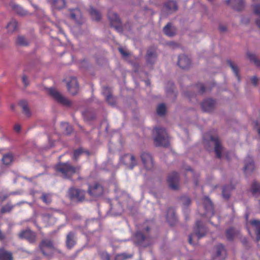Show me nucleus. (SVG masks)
I'll return each mask as SVG.
<instances>
[{
    "instance_id": "1",
    "label": "nucleus",
    "mask_w": 260,
    "mask_h": 260,
    "mask_svg": "<svg viewBox=\"0 0 260 260\" xmlns=\"http://www.w3.org/2000/svg\"><path fill=\"white\" fill-rule=\"evenodd\" d=\"M153 135L155 145L167 147L169 145L168 135L165 128H155L153 131Z\"/></svg>"
},
{
    "instance_id": "2",
    "label": "nucleus",
    "mask_w": 260,
    "mask_h": 260,
    "mask_svg": "<svg viewBox=\"0 0 260 260\" xmlns=\"http://www.w3.org/2000/svg\"><path fill=\"white\" fill-rule=\"evenodd\" d=\"M79 169V167H74L68 162L59 163L56 166V171L60 172L63 177L67 179L70 178Z\"/></svg>"
},
{
    "instance_id": "3",
    "label": "nucleus",
    "mask_w": 260,
    "mask_h": 260,
    "mask_svg": "<svg viewBox=\"0 0 260 260\" xmlns=\"http://www.w3.org/2000/svg\"><path fill=\"white\" fill-rule=\"evenodd\" d=\"M204 143L207 149H209L208 145L211 144L214 145V151L216 157L220 158L222 156V153L223 152V148L220 144L218 137L213 136H210L209 140L205 138L204 140Z\"/></svg>"
},
{
    "instance_id": "4",
    "label": "nucleus",
    "mask_w": 260,
    "mask_h": 260,
    "mask_svg": "<svg viewBox=\"0 0 260 260\" xmlns=\"http://www.w3.org/2000/svg\"><path fill=\"white\" fill-rule=\"evenodd\" d=\"M69 12V17L76 24L82 25L84 23L85 20L82 14L78 8L70 9Z\"/></svg>"
},
{
    "instance_id": "5",
    "label": "nucleus",
    "mask_w": 260,
    "mask_h": 260,
    "mask_svg": "<svg viewBox=\"0 0 260 260\" xmlns=\"http://www.w3.org/2000/svg\"><path fill=\"white\" fill-rule=\"evenodd\" d=\"M206 233L204 227L202 225L200 221H197L196 223V226L194 229L193 234L190 235L189 237L188 241L190 244H193L192 238L194 236H196L198 239H200L205 236Z\"/></svg>"
},
{
    "instance_id": "6",
    "label": "nucleus",
    "mask_w": 260,
    "mask_h": 260,
    "mask_svg": "<svg viewBox=\"0 0 260 260\" xmlns=\"http://www.w3.org/2000/svg\"><path fill=\"white\" fill-rule=\"evenodd\" d=\"M39 247L43 254L45 255H49L52 254L54 250L52 242L48 239L43 240Z\"/></svg>"
},
{
    "instance_id": "7",
    "label": "nucleus",
    "mask_w": 260,
    "mask_h": 260,
    "mask_svg": "<svg viewBox=\"0 0 260 260\" xmlns=\"http://www.w3.org/2000/svg\"><path fill=\"white\" fill-rule=\"evenodd\" d=\"M48 91L50 94L52 95L57 102L63 105H70L71 102L56 89L50 88L49 89Z\"/></svg>"
},
{
    "instance_id": "8",
    "label": "nucleus",
    "mask_w": 260,
    "mask_h": 260,
    "mask_svg": "<svg viewBox=\"0 0 260 260\" xmlns=\"http://www.w3.org/2000/svg\"><path fill=\"white\" fill-rule=\"evenodd\" d=\"M69 194L72 200L82 202L85 199V192L83 190L71 188L69 190Z\"/></svg>"
},
{
    "instance_id": "9",
    "label": "nucleus",
    "mask_w": 260,
    "mask_h": 260,
    "mask_svg": "<svg viewBox=\"0 0 260 260\" xmlns=\"http://www.w3.org/2000/svg\"><path fill=\"white\" fill-rule=\"evenodd\" d=\"M141 158L144 168L148 170H151L154 166L152 156L148 153L143 152L141 155Z\"/></svg>"
},
{
    "instance_id": "10",
    "label": "nucleus",
    "mask_w": 260,
    "mask_h": 260,
    "mask_svg": "<svg viewBox=\"0 0 260 260\" xmlns=\"http://www.w3.org/2000/svg\"><path fill=\"white\" fill-rule=\"evenodd\" d=\"M179 177L176 172L171 174L168 178V183L170 187L173 190H177L179 188Z\"/></svg>"
},
{
    "instance_id": "11",
    "label": "nucleus",
    "mask_w": 260,
    "mask_h": 260,
    "mask_svg": "<svg viewBox=\"0 0 260 260\" xmlns=\"http://www.w3.org/2000/svg\"><path fill=\"white\" fill-rule=\"evenodd\" d=\"M226 4L237 11H242L245 6L244 0H226Z\"/></svg>"
},
{
    "instance_id": "12",
    "label": "nucleus",
    "mask_w": 260,
    "mask_h": 260,
    "mask_svg": "<svg viewBox=\"0 0 260 260\" xmlns=\"http://www.w3.org/2000/svg\"><path fill=\"white\" fill-rule=\"evenodd\" d=\"M19 237L21 239H26L31 243L35 242L36 240V235L35 233L28 229L21 232L19 234Z\"/></svg>"
},
{
    "instance_id": "13",
    "label": "nucleus",
    "mask_w": 260,
    "mask_h": 260,
    "mask_svg": "<svg viewBox=\"0 0 260 260\" xmlns=\"http://www.w3.org/2000/svg\"><path fill=\"white\" fill-rule=\"evenodd\" d=\"M67 87L71 94L73 95L76 94L79 90V87L76 78L71 77L70 80L67 82Z\"/></svg>"
},
{
    "instance_id": "14",
    "label": "nucleus",
    "mask_w": 260,
    "mask_h": 260,
    "mask_svg": "<svg viewBox=\"0 0 260 260\" xmlns=\"http://www.w3.org/2000/svg\"><path fill=\"white\" fill-rule=\"evenodd\" d=\"M203 204L206 212L205 215L212 216L214 215L213 205L210 200L207 197L203 198Z\"/></svg>"
},
{
    "instance_id": "15",
    "label": "nucleus",
    "mask_w": 260,
    "mask_h": 260,
    "mask_svg": "<svg viewBox=\"0 0 260 260\" xmlns=\"http://www.w3.org/2000/svg\"><path fill=\"white\" fill-rule=\"evenodd\" d=\"M177 64L181 68L187 69L190 66L191 61L186 55L182 54L178 56Z\"/></svg>"
},
{
    "instance_id": "16",
    "label": "nucleus",
    "mask_w": 260,
    "mask_h": 260,
    "mask_svg": "<svg viewBox=\"0 0 260 260\" xmlns=\"http://www.w3.org/2000/svg\"><path fill=\"white\" fill-rule=\"evenodd\" d=\"M215 102L211 99H207L204 100L201 104V107L205 112H211L215 108Z\"/></svg>"
},
{
    "instance_id": "17",
    "label": "nucleus",
    "mask_w": 260,
    "mask_h": 260,
    "mask_svg": "<svg viewBox=\"0 0 260 260\" xmlns=\"http://www.w3.org/2000/svg\"><path fill=\"white\" fill-rule=\"evenodd\" d=\"M88 192L92 197H97L102 194L103 188L98 184H96L93 186H89L88 189Z\"/></svg>"
},
{
    "instance_id": "18",
    "label": "nucleus",
    "mask_w": 260,
    "mask_h": 260,
    "mask_svg": "<svg viewBox=\"0 0 260 260\" xmlns=\"http://www.w3.org/2000/svg\"><path fill=\"white\" fill-rule=\"evenodd\" d=\"M76 234L74 232H70L67 235L66 244L68 248H72L76 244Z\"/></svg>"
},
{
    "instance_id": "19",
    "label": "nucleus",
    "mask_w": 260,
    "mask_h": 260,
    "mask_svg": "<svg viewBox=\"0 0 260 260\" xmlns=\"http://www.w3.org/2000/svg\"><path fill=\"white\" fill-rule=\"evenodd\" d=\"M244 171L246 174L251 173L255 169L252 159L248 157L245 160Z\"/></svg>"
},
{
    "instance_id": "20",
    "label": "nucleus",
    "mask_w": 260,
    "mask_h": 260,
    "mask_svg": "<svg viewBox=\"0 0 260 260\" xmlns=\"http://www.w3.org/2000/svg\"><path fill=\"white\" fill-rule=\"evenodd\" d=\"M163 30L164 34L169 37H173L176 34V28L170 23L164 27Z\"/></svg>"
},
{
    "instance_id": "21",
    "label": "nucleus",
    "mask_w": 260,
    "mask_h": 260,
    "mask_svg": "<svg viewBox=\"0 0 260 260\" xmlns=\"http://www.w3.org/2000/svg\"><path fill=\"white\" fill-rule=\"evenodd\" d=\"M216 256L221 259L224 258L226 255V251L222 244L217 245L215 248Z\"/></svg>"
},
{
    "instance_id": "22",
    "label": "nucleus",
    "mask_w": 260,
    "mask_h": 260,
    "mask_svg": "<svg viewBox=\"0 0 260 260\" xmlns=\"http://www.w3.org/2000/svg\"><path fill=\"white\" fill-rule=\"evenodd\" d=\"M19 105L21 107L23 113L27 116L29 117L31 115V112L28 107L27 102L25 101H21L19 102Z\"/></svg>"
},
{
    "instance_id": "23",
    "label": "nucleus",
    "mask_w": 260,
    "mask_h": 260,
    "mask_svg": "<svg viewBox=\"0 0 260 260\" xmlns=\"http://www.w3.org/2000/svg\"><path fill=\"white\" fill-rule=\"evenodd\" d=\"M12 253L4 249H0V260H12Z\"/></svg>"
},
{
    "instance_id": "24",
    "label": "nucleus",
    "mask_w": 260,
    "mask_h": 260,
    "mask_svg": "<svg viewBox=\"0 0 260 260\" xmlns=\"http://www.w3.org/2000/svg\"><path fill=\"white\" fill-rule=\"evenodd\" d=\"M246 56L250 61L253 62L256 66L260 67V61L257 59L254 53L248 51L246 52Z\"/></svg>"
},
{
    "instance_id": "25",
    "label": "nucleus",
    "mask_w": 260,
    "mask_h": 260,
    "mask_svg": "<svg viewBox=\"0 0 260 260\" xmlns=\"http://www.w3.org/2000/svg\"><path fill=\"white\" fill-rule=\"evenodd\" d=\"M165 8L169 13L173 12L177 10V6L175 1H170L168 2L165 5Z\"/></svg>"
},
{
    "instance_id": "26",
    "label": "nucleus",
    "mask_w": 260,
    "mask_h": 260,
    "mask_svg": "<svg viewBox=\"0 0 260 260\" xmlns=\"http://www.w3.org/2000/svg\"><path fill=\"white\" fill-rule=\"evenodd\" d=\"M251 191L253 196L255 197L260 196V184L254 182L252 184Z\"/></svg>"
},
{
    "instance_id": "27",
    "label": "nucleus",
    "mask_w": 260,
    "mask_h": 260,
    "mask_svg": "<svg viewBox=\"0 0 260 260\" xmlns=\"http://www.w3.org/2000/svg\"><path fill=\"white\" fill-rule=\"evenodd\" d=\"M166 218L168 222L170 224L174 223L176 220L175 216L174 211L173 209L170 208L168 210V211L166 215Z\"/></svg>"
},
{
    "instance_id": "28",
    "label": "nucleus",
    "mask_w": 260,
    "mask_h": 260,
    "mask_svg": "<svg viewBox=\"0 0 260 260\" xmlns=\"http://www.w3.org/2000/svg\"><path fill=\"white\" fill-rule=\"evenodd\" d=\"M40 199L46 205H49L52 202V196L50 193L42 192Z\"/></svg>"
},
{
    "instance_id": "29",
    "label": "nucleus",
    "mask_w": 260,
    "mask_h": 260,
    "mask_svg": "<svg viewBox=\"0 0 260 260\" xmlns=\"http://www.w3.org/2000/svg\"><path fill=\"white\" fill-rule=\"evenodd\" d=\"M251 224L256 228V240H260V221L257 220H253L250 221Z\"/></svg>"
},
{
    "instance_id": "30",
    "label": "nucleus",
    "mask_w": 260,
    "mask_h": 260,
    "mask_svg": "<svg viewBox=\"0 0 260 260\" xmlns=\"http://www.w3.org/2000/svg\"><path fill=\"white\" fill-rule=\"evenodd\" d=\"M156 55L154 51L151 50H148L147 53V61L149 63H153Z\"/></svg>"
},
{
    "instance_id": "31",
    "label": "nucleus",
    "mask_w": 260,
    "mask_h": 260,
    "mask_svg": "<svg viewBox=\"0 0 260 260\" xmlns=\"http://www.w3.org/2000/svg\"><path fill=\"white\" fill-rule=\"evenodd\" d=\"M238 233L237 231H236L234 228H230L226 231V236L229 240H232L234 237Z\"/></svg>"
},
{
    "instance_id": "32",
    "label": "nucleus",
    "mask_w": 260,
    "mask_h": 260,
    "mask_svg": "<svg viewBox=\"0 0 260 260\" xmlns=\"http://www.w3.org/2000/svg\"><path fill=\"white\" fill-rule=\"evenodd\" d=\"M228 64L234 73L235 74L236 77H237V79L238 80H240V76L239 75L238 72H239V68L237 67V66L233 62H232L231 60H228L227 61Z\"/></svg>"
},
{
    "instance_id": "33",
    "label": "nucleus",
    "mask_w": 260,
    "mask_h": 260,
    "mask_svg": "<svg viewBox=\"0 0 260 260\" xmlns=\"http://www.w3.org/2000/svg\"><path fill=\"white\" fill-rule=\"evenodd\" d=\"M17 25V21L14 19H12L7 24V28L8 29V31L12 32L16 30Z\"/></svg>"
},
{
    "instance_id": "34",
    "label": "nucleus",
    "mask_w": 260,
    "mask_h": 260,
    "mask_svg": "<svg viewBox=\"0 0 260 260\" xmlns=\"http://www.w3.org/2000/svg\"><path fill=\"white\" fill-rule=\"evenodd\" d=\"M125 157L128 158L130 161L129 168L131 169H133L134 167L137 165L138 161L135 157L132 154H127L125 156Z\"/></svg>"
},
{
    "instance_id": "35",
    "label": "nucleus",
    "mask_w": 260,
    "mask_h": 260,
    "mask_svg": "<svg viewBox=\"0 0 260 260\" xmlns=\"http://www.w3.org/2000/svg\"><path fill=\"white\" fill-rule=\"evenodd\" d=\"M90 13L92 19L95 21H99L100 20L101 18V14L92 7L90 8Z\"/></svg>"
},
{
    "instance_id": "36",
    "label": "nucleus",
    "mask_w": 260,
    "mask_h": 260,
    "mask_svg": "<svg viewBox=\"0 0 260 260\" xmlns=\"http://www.w3.org/2000/svg\"><path fill=\"white\" fill-rule=\"evenodd\" d=\"M13 8L15 12L19 15L24 16L27 14V12L19 5H14Z\"/></svg>"
},
{
    "instance_id": "37",
    "label": "nucleus",
    "mask_w": 260,
    "mask_h": 260,
    "mask_svg": "<svg viewBox=\"0 0 260 260\" xmlns=\"http://www.w3.org/2000/svg\"><path fill=\"white\" fill-rule=\"evenodd\" d=\"M53 5L54 8L57 9H61L66 5L65 0H53Z\"/></svg>"
},
{
    "instance_id": "38",
    "label": "nucleus",
    "mask_w": 260,
    "mask_h": 260,
    "mask_svg": "<svg viewBox=\"0 0 260 260\" xmlns=\"http://www.w3.org/2000/svg\"><path fill=\"white\" fill-rule=\"evenodd\" d=\"M61 127L64 133L67 135H69L72 132V127L68 123L62 122L61 124Z\"/></svg>"
},
{
    "instance_id": "39",
    "label": "nucleus",
    "mask_w": 260,
    "mask_h": 260,
    "mask_svg": "<svg viewBox=\"0 0 260 260\" xmlns=\"http://www.w3.org/2000/svg\"><path fill=\"white\" fill-rule=\"evenodd\" d=\"M233 189L232 186H224L222 189V196L224 198L228 199L230 197V190Z\"/></svg>"
},
{
    "instance_id": "40",
    "label": "nucleus",
    "mask_w": 260,
    "mask_h": 260,
    "mask_svg": "<svg viewBox=\"0 0 260 260\" xmlns=\"http://www.w3.org/2000/svg\"><path fill=\"white\" fill-rule=\"evenodd\" d=\"M13 160V157L11 154H7L3 156L2 161L6 165H10Z\"/></svg>"
},
{
    "instance_id": "41",
    "label": "nucleus",
    "mask_w": 260,
    "mask_h": 260,
    "mask_svg": "<svg viewBox=\"0 0 260 260\" xmlns=\"http://www.w3.org/2000/svg\"><path fill=\"white\" fill-rule=\"evenodd\" d=\"M17 44L21 46H27L28 44V41L23 36H19L17 38Z\"/></svg>"
},
{
    "instance_id": "42",
    "label": "nucleus",
    "mask_w": 260,
    "mask_h": 260,
    "mask_svg": "<svg viewBox=\"0 0 260 260\" xmlns=\"http://www.w3.org/2000/svg\"><path fill=\"white\" fill-rule=\"evenodd\" d=\"M166 111V108L164 104L159 105L157 108V113L160 116H162L165 114Z\"/></svg>"
},
{
    "instance_id": "43",
    "label": "nucleus",
    "mask_w": 260,
    "mask_h": 260,
    "mask_svg": "<svg viewBox=\"0 0 260 260\" xmlns=\"http://www.w3.org/2000/svg\"><path fill=\"white\" fill-rule=\"evenodd\" d=\"M109 19L113 22H119V18L117 14L113 12H109L108 14Z\"/></svg>"
},
{
    "instance_id": "44",
    "label": "nucleus",
    "mask_w": 260,
    "mask_h": 260,
    "mask_svg": "<svg viewBox=\"0 0 260 260\" xmlns=\"http://www.w3.org/2000/svg\"><path fill=\"white\" fill-rule=\"evenodd\" d=\"M135 238L136 241L138 244L142 242L145 239V236L141 232H137L136 234Z\"/></svg>"
},
{
    "instance_id": "45",
    "label": "nucleus",
    "mask_w": 260,
    "mask_h": 260,
    "mask_svg": "<svg viewBox=\"0 0 260 260\" xmlns=\"http://www.w3.org/2000/svg\"><path fill=\"white\" fill-rule=\"evenodd\" d=\"M167 95L169 96H171L172 99H174L176 97V93L174 91V84H171V89L167 90Z\"/></svg>"
},
{
    "instance_id": "46",
    "label": "nucleus",
    "mask_w": 260,
    "mask_h": 260,
    "mask_svg": "<svg viewBox=\"0 0 260 260\" xmlns=\"http://www.w3.org/2000/svg\"><path fill=\"white\" fill-rule=\"evenodd\" d=\"M258 81V78L255 76H253L249 78V82L254 86L257 85Z\"/></svg>"
},
{
    "instance_id": "47",
    "label": "nucleus",
    "mask_w": 260,
    "mask_h": 260,
    "mask_svg": "<svg viewBox=\"0 0 260 260\" xmlns=\"http://www.w3.org/2000/svg\"><path fill=\"white\" fill-rule=\"evenodd\" d=\"M252 9L254 14L260 15V4H254L252 6Z\"/></svg>"
},
{
    "instance_id": "48",
    "label": "nucleus",
    "mask_w": 260,
    "mask_h": 260,
    "mask_svg": "<svg viewBox=\"0 0 260 260\" xmlns=\"http://www.w3.org/2000/svg\"><path fill=\"white\" fill-rule=\"evenodd\" d=\"M106 98V101L110 105H114L115 104V99L111 94H108L107 95Z\"/></svg>"
},
{
    "instance_id": "49",
    "label": "nucleus",
    "mask_w": 260,
    "mask_h": 260,
    "mask_svg": "<svg viewBox=\"0 0 260 260\" xmlns=\"http://www.w3.org/2000/svg\"><path fill=\"white\" fill-rule=\"evenodd\" d=\"M128 257H129V256H127L125 254L121 253L117 254L115 256V260H125Z\"/></svg>"
},
{
    "instance_id": "50",
    "label": "nucleus",
    "mask_w": 260,
    "mask_h": 260,
    "mask_svg": "<svg viewBox=\"0 0 260 260\" xmlns=\"http://www.w3.org/2000/svg\"><path fill=\"white\" fill-rule=\"evenodd\" d=\"M13 206L11 205L10 204H8L6 205L5 207H3L2 209V211L3 212H9L12 210V209L13 208Z\"/></svg>"
},
{
    "instance_id": "51",
    "label": "nucleus",
    "mask_w": 260,
    "mask_h": 260,
    "mask_svg": "<svg viewBox=\"0 0 260 260\" xmlns=\"http://www.w3.org/2000/svg\"><path fill=\"white\" fill-rule=\"evenodd\" d=\"M22 82L25 86L29 85V82L27 77L26 75H23L22 77Z\"/></svg>"
},
{
    "instance_id": "52",
    "label": "nucleus",
    "mask_w": 260,
    "mask_h": 260,
    "mask_svg": "<svg viewBox=\"0 0 260 260\" xmlns=\"http://www.w3.org/2000/svg\"><path fill=\"white\" fill-rule=\"evenodd\" d=\"M219 30L220 32H225L227 31V27L223 24H220L219 25Z\"/></svg>"
},
{
    "instance_id": "53",
    "label": "nucleus",
    "mask_w": 260,
    "mask_h": 260,
    "mask_svg": "<svg viewBox=\"0 0 260 260\" xmlns=\"http://www.w3.org/2000/svg\"><path fill=\"white\" fill-rule=\"evenodd\" d=\"M82 151L80 149L76 150L74 153V159H77V157L81 154Z\"/></svg>"
},
{
    "instance_id": "54",
    "label": "nucleus",
    "mask_w": 260,
    "mask_h": 260,
    "mask_svg": "<svg viewBox=\"0 0 260 260\" xmlns=\"http://www.w3.org/2000/svg\"><path fill=\"white\" fill-rule=\"evenodd\" d=\"M249 21L250 19L247 16H243L241 19V22L244 24H247L249 22Z\"/></svg>"
},
{
    "instance_id": "55",
    "label": "nucleus",
    "mask_w": 260,
    "mask_h": 260,
    "mask_svg": "<svg viewBox=\"0 0 260 260\" xmlns=\"http://www.w3.org/2000/svg\"><path fill=\"white\" fill-rule=\"evenodd\" d=\"M183 205L185 206H187L190 204L191 201L190 199L188 198H185L183 199Z\"/></svg>"
},
{
    "instance_id": "56",
    "label": "nucleus",
    "mask_w": 260,
    "mask_h": 260,
    "mask_svg": "<svg viewBox=\"0 0 260 260\" xmlns=\"http://www.w3.org/2000/svg\"><path fill=\"white\" fill-rule=\"evenodd\" d=\"M120 53L123 56H128V54L124 51V50L122 48H119L118 49Z\"/></svg>"
},
{
    "instance_id": "57",
    "label": "nucleus",
    "mask_w": 260,
    "mask_h": 260,
    "mask_svg": "<svg viewBox=\"0 0 260 260\" xmlns=\"http://www.w3.org/2000/svg\"><path fill=\"white\" fill-rule=\"evenodd\" d=\"M51 218H52L51 215L49 214H45L43 215V218L44 220H47V219H50Z\"/></svg>"
},
{
    "instance_id": "58",
    "label": "nucleus",
    "mask_w": 260,
    "mask_h": 260,
    "mask_svg": "<svg viewBox=\"0 0 260 260\" xmlns=\"http://www.w3.org/2000/svg\"><path fill=\"white\" fill-rule=\"evenodd\" d=\"M256 24L257 27L260 29V17L256 20Z\"/></svg>"
},
{
    "instance_id": "59",
    "label": "nucleus",
    "mask_w": 260,
    "mask_h": 260,
    "mask_svg": "<svg viewBox=\"0 0 260 260\" xmlns=\"http://www.w3.org/2000/svg\"><path fill=\"white\" fill-rule=\"evenodd\" d=\"M14 129L15 131L18 132L20 130V126L19 125H16L15 126Z\"/></svg>"
},
{
    "instance_id": "60",
    "label": "nucleus",
    "mask_w": 260,
    "mask_h": 260,
    "mask_svg": "<svg viewBox=\"0 0 260 260\" xmlns=\"http://www.w3.org/2000/svg\"><path fill=\"white\" fill-rule=\"evenodd\" d=\"M105 260H110V255L107 253L104 255Z\"/></svg>"
},
{
    "instance_id": "61",
    "label": "nucleus",
    "mask_w": 260,
    "mask_h": 260,
    "mask_svg": "<svg viewBox=\"0 0 260 260\" xmlns=\"http://www.w3.org/2000/svg\"><path fill=\"white\" fill-rule=\"evenodd\" d=\"M205 91V87L203 85H200V92L201 93L204 92Z\"/></svg>"
},
{
    "instance_id": "62",
    "label": "nucleus",
    "mask_w": 260,
    "mask_h": 260,
    "mask_svg": "<svg viewBox=\"0 0 260 260\" xmlns=\"http://www.w3.org/2000/svg\"><path fill=\"white\" fill-rule=\"evenodd\" d=\"M4 238V235L0 230V240L3 239Z\"/></svg>"
},
{
    "instance_id": "63",
    "label": "nucleus",
    "mask_w": 260,
    "mask_h": 260,
    "mask_svg": "<svg viewBox=\"0 0 260 260\" xmlns=\"http://www.w3.org/2000/svg\"><path fill=\"white\" fill-rule=\"evenodd\" d=\"M11 109L13 110V111H14L15 110V106L14 105H12L11 106Z\"/></svg>"
},
{
    "instance_id": "64",
    "label": "nucleus",
    "mask_w": 260,
    "mask_h": 260,
    "mask_svg": "<svg viewBox=\"0 0 260 260\" xmlns=\"http://www.w3.org/2000/svg\"><path fill=\"white\" fill-rule=\"evenodd\" d=\"M8 197V196H5L1 200V201H4Z\"/></svg>"
}]
</instances>
